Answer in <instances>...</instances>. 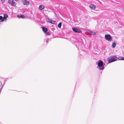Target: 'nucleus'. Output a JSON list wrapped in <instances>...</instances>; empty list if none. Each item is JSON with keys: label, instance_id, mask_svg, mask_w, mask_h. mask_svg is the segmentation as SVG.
Instances as JSON below:
<instances>
[{"label": "nucleus", "instance_id": "1", "mask_svg": "<svg viewBox=\"0 0 124 124\" xmlns=\"http://www.w3.org/2000/svg\"><path fill=\"white\" fill-rule=\"evenodd\" d=\"M8 2L13 6L15 7L16 6V3L13 0H8Z\"/></svg>", "mask_w": 124, "mask_h": 124}, {"label": "nucleus", "instance_id": "2", "mask_svg": "<svg viewBox=\"0 0 124 124\" xmlns=\"http://www.w3.org/2000/svg\"><path fill=\"white\" fill-rule=\"evenodd\" d=\"M117 59V57L115 56H113L112 57L110 58L109 60V62H114Z\"/></svg>", "mask_w": 124, "mask_h": 124}, {"label": "nucleus", "instance_id": "3", "mask_svg": "<svg viewBox=\"0 0 124 124\" xmlns=\"http://www.w3.org/2000/svg\"><path fill=\"white\" fill-rule=\"evenodd\" d=\"M105 37L106 39L107 40H111L110 41H111V40L112 39V37L109 35L105 34Z\"/></svg>", "mask_w": 124, "mask_h": 124}, {"label": "nucleus", "instance_id": "4", "mask_svg": "<svg viewBox=\"0 0 124 124\" xmlns=\"http://www.w3.org/2000/svg\"><path fill=\"white\" fill-rule=\"evenodd\" d=\"M72 30L74 32L78 33H81V31L79 29H77L75 28H72Z\"/></svg>", "mask_w": 124, "mask_h": 124}, {"label": "nucleus", "instance_id": "5", "mask_svg": "<svg viewBox=\"0 0 124 124\" xmlns=\"http://www.w3.org/2000/svg\"><path fill=\"white\" fill-rule=\"evenodd\" d=\"M103 64V62L101 60H99L98 61V66L99 67L102 66Z\"/></svg>", "mask_w": 124, "mask_h": 124}, {"label": "nucleus", "instance_id": "6", "mask_svg": "<svg viewBox=\"0 0 124 124\" xmlns=\"http://www.w3.org/2000/svg\"><path fill=\"white\" fill-rule=\"evenodd\" d=\"M89 7L93 10H94L96 8L95 6L93 4H90L89 6Z\"/></svg>", "mask_w": 124, "mask_h": 124}, {"label": "nucleus", "instance_id": "7", "mask_svg": "<svg viewBox=\"0 0 124 124\" xmlns=\"http://www.w3.org/2000/svg\"><path fill=\"white\" fill-rule=\"evenodd\" d=\"M23 4L24 5H27L29 4V2L26 0H24L23 1Z\"/></svg>", "mask_w": 124, "mask_h": 124}, {"label": "nucleus", "instance_id": "8", "mask_svg": "<svg viewBox=\"0 0 124 124\" xmlns=\"http://www.w3.org/2000/svg\"><path fill=\"white\" fill-rule=\"evenodd\" d=\"M8 16L6 14H4V16L3 17V19H2L1 20V22H3L4 21L5 19H6L8 17Z\"/></svg>", "mask_w": 124, "mask_h": 124}, {"label": "nucleus", "instance_id": "9", "mask_svg": "<svg viewBox=\"0 0 124 124\" xmlns=\"http://www.w3.org/2000/svg\"><path fill=\"white\" fill-rule=\"evenodd\" d=\"M17 16L18 18H21L22 19H24L25 18L24 15H17Z\"/></svg>", "mask_w": 124, "mask_h": 124}, {"label": "nucleus", "instance_id": "10", "mask_svg": "<svg viewBox=\"0 0 124 124\" xmlns=\"http://www.w3.org/2000/svg\"><path fill=\"white\" fill-rule=\"evenodd\" d=\"M42 29L43 31L45 33L47 32L48 30V29L47 28L44 27H42Z\"/></svg>", "mask_w": 124, "mask_h": 124}, {"label": "nucleus", "instance_id": "11", "mask_svg": "<svg viewBox=\"0 0 124 124\" xmlns=\"http://www.w3.org/2000/svg\"><path fill=\"white\" fill-rule=\"evenodd\" d=\"M39 8L41 10H42L44 8V6L40 5L39 6Z\"/></svg>", "mask_w": 124, "mask_h": 124}, {"label": "nucleus", "instance_id": "12", "mask_svg": "<svg viewBox=\"0 0 124 124\" xmlns=\"http://www.w3.org/2000/svg\"><path fill=\"white\" fill-rule=\"evenodd\" d=\"M116 44L115 42H113L112 45V47L113 48H114L116 46Z\"/></svg>", "mask_w": 124, "mask_h": 124}, {"label": "nucleus", "instance_id": "13", "mask_svg": "<svg viewBox=\"0 0 124 124\" xmlns=\"http://www.w3.org/2000/svg\"><path fill=\"white\" fill-rule=\"evenodd\" d=\"M62 23L61 22L58 25V27L59 28H61L62 26Z\"/></svg>", "mask_w": 124, "mask_h": 124}, {"label": "nucleus", "instance_id": "14", "mask_svg": "<svg viewBox=\"0 0 124 124\" xmlns=\"http://www.w3.org/2000/svg\"><path fill=\"white\" fill-rule=\"evenodd\" d=\"M90 34H92L93 35H95L96 34V33L95 32H94L93 31H90Z\"/></svg>", "mask_w": 124, "mask_h": 124}, {"label": "nucleus", "instance_id": "15", "mask_svg": "<svg viewBox=\"0 0 124 124\" xmlns=\"http://www.w3.org/2000/svg\"><path fill=\"white\" fill-rule=\"evenodd\" d=\"M45 34L47 35H50V33L49 32V31H47L46 32H45Z\"/></svg>", "mask_w": 124, "mask_h": 124}, {"label": "nucleus", "instance_id": "16", "mask_svg": "<svg viewBox=\"0 0 124 124\" xmlns=\"http://www.w3.org/2000/svg\"><path fill=\"white\" fill-rule=\"evenodd\" d=\"M51 22H50V23H51L54 24L55 23V21L53 20H51Z\"/></svg>", "mask_w": 124, "mask_h": 124}, {"label": "nucleus", "instance_id": "17", "mask_svg": "<svg viewBox=\"0 0 124 124\" xmlns=\"http://www.w3.org/2000/svg\"><path fill=\"white\" fill-rule=\"evenodd\" d=\"M104 66H103L101 68H100L99 69L100 70H102L104 69Z\"/></svg>", "mask_w": 124, "mask_h": 124}, {"label": "nucleus", "instance_id": "18", "mask_svg": "<svg viewBox=\"0 0 124 124\" xmlns=\"http://www.w3.org/2000/svg\"><path fill=\"white\" fill-rule=\"evenodd\" d=\"M1 85H2L1 83V82L0 81V89L1 88Z\"/></svg>", "mask_w": 124, "mask_h": 124}, {"label": "nucleus", "instance_id": "19", "mask_svg": "<svg viewBox=\"0 0 124 124\" xmlns=\"http://www.w3.org/2000/svg\"><path fill=\"white\" fill-rule=\"evenodd\" d=\"M3 17L2 16H0V20H2V19H3Z\"/></svg>", "mask_w": 124, "mask_h": 124}, {"label": "nucleus", "instance_id": "20", "mask_svg": "<svg viewBox=\"0 0 124 124\" xmlns=\"http://www.w3.org/2000/svg\"><path fill=\"white\" fill-rule=\"evenodd\" d=\"M51 20H50L49 19H48V22H49V23H50V22L51 21Z\"/></svg>", "mask_w": 124, "mask_h": 124}, {"label": "nucleus", "instance_id": "21", "mask_svg": "<svg viewBox=\"0 0 124 124\" xmlns=\"http://www.w3.org/2000/svg\"><path fill=\"white\" fill-rule=\"evenodd\" d=\"M124 57H122L121 58V59H120L121 60H124Z\"/></svg>", "mask_w": 124, "mask_h": 124}, {"label": "nucleus", "instance_id": "22", "mask_svg": "<svg viewBox=\"0 0 124 124\" xmlns=\"http://www.w3.org/2000/svg\"><path fill=\"white\" fill-rule=\"evenodd\" d=\"M5 0H1V1L2 3L4 2Z\"/></svg>", "mask_w": 124, "mask_h": 124}, {"label": "nucleus", "instance_id": "23", "mask_svg": "<svg viewBox=\"0 0 124 124\" xmlns=\"http://www.w3.org/2000/svg\"><path fill=\"white\" fill-rule=\"evenodd\" d=\"M16 1H18L19 0H15Z\"/></svg>", "mask_w": 124, "mask_h": 124}]
</instances>
